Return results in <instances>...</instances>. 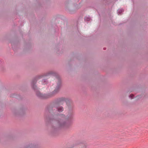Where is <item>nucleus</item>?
Segmentation results:
<instances>
[{
  "instance_id": "obj_1",
  "label": "nucleus",
  "mask_w": 148,
  "mask_h": 148,
  "mask_svg": "<svg viewBox=\"0 0 148 148\" xmlns=\"http://www.w3.org/2000/svg\"><path fill=\"white\" fill-rule=\"evenodd\" d=\"M57 75L56 76V77L58 80L57 86L53 92L46 94H42L37 90V86L35 84H36L38 78L35 77L33 79L31 82V86L32 88L36 92V95L37 97L41 99L48 98L52 97L54 94L57 92L59 91L61 86V80L60 78L58 76L59 75Z\"/></svg>"
},
{
  "instance_id": "obj_2",
  "label": "nucleus",
  "mask_w": 148,
  "mask_h": 148,
  "mask_svg": "<svg viewBox=\"0 0 148 148\" xmlns=\"http://www.w3.org/2000/svg\"><path fill=\"white\" fill-rule=\"evenodd\" d=\"M73 118V115H71L70 117L67 120L66 122H62L63 119H59L57 120L56 121L58 122V123L59 125L60 126H66L67 127L70 124L69 121H71Z\"/></svg>"
},
{
  "instance_id": "obj_3",
  "label": "nucleus",
  "mask_w": 148,
  "mask_h": 148,
  "mask_svg": "<svg viewBox=\"0 0 148 148\" xmlns=\"http://www.w3.org/2000/svg\"><path fill=\"white\" fill-rule=\"evenodd\" d=\"M62 101H65V102H66V104L68 106V101H69V100L68 99H66L64 98H60L59 100L58 101L60 102Z\"/></svg>"
},
{
  "instance_id": "obj_4",
  "label": "nucleus",
  "mask_w": 148,
  "mask_h": 148,
  "mask_svg": "<svg viewBox=\"0 0 148 148\" xmlns=\"http://www.w3.org/2000/svg\"><path fill=\"white\" fill-rule=\"evenodd\" d=\"M57 109L58 111L59 112H61L63 110V108L62 107H60L59 108L57 107Z\"/></svg>"
},
{
  "instance_id": "obj_5",
  "label": "nucleus",
  "mask_w": 148,
  "mask_h": 148,
  "mask_svg": "<svg viewBox=\"0 0 148 148\" xmlns=\"http://www.w3.org/2000/svg\"><path fill=\"white\" fill-rule=\"evenodd\" d=\"M123 11V10L122 9H119L118 10V14H121Z\"/></svg>"
},
{
  "instance_id": "obj_6",
  "label": "nucleus",
  "mask_w": 148,
  "mask_h": 148,
  "mask_svg": "<svg viewBox=\"0 0 148 148\" xmlns=\"http://www.w3.org/2000/svg\"><path fill=\"white\" fill-rule=\"evenodd\" d=\"M134 95L133 94H131V95H130L129 97L130 98H131V99H132L134 98Z\"/></svg>"
},
{
  "instance_id": "obj_7",
  "label": "nucleus",
  "mask_w": 148,
  "mask_h": 148,
  "mask_svg": "<svg viewBox=\"0 0 148 148\" xmlns=\"http://www.w3.org/2000/svg\"><path fill=\"white\" fill-rule=\"evenodd\" d=\"M65 117V116L64 115H63V114H61V115H59V118H60V117L61 118V117Z\"/></svg>"
}]
</instances>
